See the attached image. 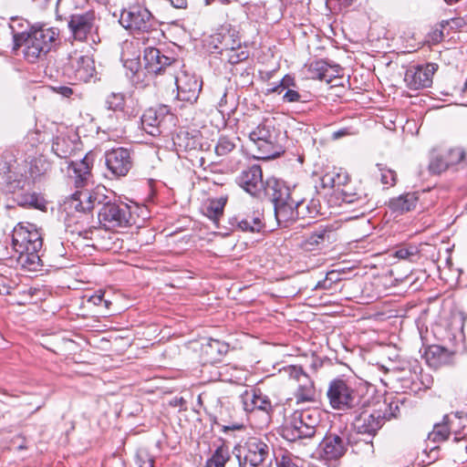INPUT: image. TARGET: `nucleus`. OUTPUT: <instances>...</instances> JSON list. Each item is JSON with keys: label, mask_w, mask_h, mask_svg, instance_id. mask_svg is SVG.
<instances>
[{"label": "nucleus", "mask_w": 467, "mask_h": 467, "mask_svg": "<svg viewBox=\"0 0 467 467\" xmlns=\"http://www.w3.org/2000/svg\"><path fill=\"white\" fill-rule=\"evenodd\" d=\"M75 209L79 212L90 211L98 208V219L100 225L107 230L127 227L132 224L130 207L117 200H112L99 191L88 192H77L74 194Z\"/></svg>", "instance_id": "1"}, {"label": "nucleus", "mask_w": 467, "mask_h": 467, "mask_svg": "<svg viewBox=\"0 0 467 467\" xmlns=\"http://www.w3.org/2000/svg\"><path fill=\"white\" fill-rule=\"evenodd\" d=\"M58 35L57 28L32 26L27 32L13 35V50L16 51L25 46V58L30 63H35L52 49Z\"/></svg>", "instance_id": "2"}, {"label": "nucleus", "mask_w": 467, "mask_h": 467, "mask_svg": "<svg viewBox=\"0 0 467 467\" xmlns=\"http://www.w3.org/2000/svg\"><path fill=\"white\" fill-rule=\"evenodd\" d=\"M43 245L41 234L36 230H30L17 224L12 233V247L16 254L17 263L29 271L37 270L41 265L39 252Z\"/></svg>", "instance_id": "3"}, {"label": "nucleus", "mask_w": 467, "mask_h": 467, "mask_svg": "<svg viewBox=\"0 0 467 467\" xmlns=\"http://www.w3.org/2000/svg\"><path fill=\"white\" fill-rule=\"evenodd\" d=\"M270 194L275 206V215L280 226L287 227L296 221L305 204V200L296 197V189L291 190L278 182H275Z\"/></svg>", "instance_id": "4"}, {"label": "nucleus", "mask_w": 467, "mask_h": 467, "mask_svg": "<svg viewBox=\"0 0 467 467\" xmlns=\"http://www.w3.org/2000/svg\"><path fill=\"white\" fill-rule=\"evenodd\" d=\"M274 117L265 118L257 127L249 133L250 140L258 150V159L269 160L282 152L281 132Z\"/></svg>", "instance_id": "5"}, {"label": "nucleus", "mask_w": 467, "mask_h": 467, "mask_svg": "<svg viewBox=\"0 0 467 467\" xmlns=\"http://www.w3.org/2000/svg\"><path fill=\"white\" fill-rule=\"evenodd\" d=\"M119 22L132 35L157 32L159 26L157 18L140 3L130 4L122 8Z\"/></svg>", "instance_id": "6"}, {"label": "nucleus", "mask_w": 467, "mask_h": 467, "mask_svg": "<svg viewBox=\"0 0 467 467\" xmlns=\"http://www.w3.org/2000/svg\"><path fill=\"white\" fill-rule=\"evenodd\" d=\"M206 412L213 432L216 431V429L226 432L228 431H240L244 427L243 420L238 419L237 411L225 397L212 400Z\"/></svg>", "instance_id": "7"}, {"label": "nucleus", "mask_w": 467, "mask_h": 467, "mask_svg": "<svg viewBox=\"0 0 467 467\" xmlns=\"http://www.w3.org/2000/svg\"><path fill=\"white\" fill-rule=\"evenodd\" d=\"M327 397L330 406L337 410H357L368 403V400L341 379L329 382Z\"/></svg>", "instance_id": "8"}, {"label": "nucleus", "mask_w": 467, "mask_h": 467, "mask_svg": "<svg viewBox=\"0 0 467 467\" xmlns=\"http://www.w3.org/2000/svg\"><path fill=\"white\" fill-rule=\"evenodd\" d=\"M319 422L320 412L317 410H297L290 416L284 436L289 441L312 438Z\"/></svg>", "instance_id": "9"}, {"label": "nucleus", "mask_w": 467, "mask_h": 467, "mask_svg": "<svg viewBox=\"0 0 467 467\" xmlns=\"http://www.w3.org/2000/svg\"><path fill=\"white\" fill-rule=\"evenodd\" d=\"M97 16L94 10L75 13L69 16L67 27L70 36L78 42H87L90 46H97L101 42L99 35Z\"/></svg>", "instance_id": "10"}, {"label": "nucleus", "mask_w": 467, "mask_h": 467, "mask_svg": "<svg viewBox=\"0 0 467 467\" xmlns=\"http://www.w3.org/2000/svg\"><path fill=\"white\" fill-rule=\"evenodd\" d=\"M175 125V117L166 105L150 108L141 116L142 129L151 136L167 132Z\"/></svg>", "instance_id": "11"}, {"label": "nucleus", "mask_w": 467, "mask_h": 467, "mask_svg": "<svg viewBox=\"0 0 467 467\" xmlns=\"http://www.w3.org/2000/svg\"><path fill=\"white\" fill-rule=\"evenodd\" d=\"M466 152L462 147L442 150L432 148L429 151L428 171L431 175H441L450 168L460 164L465 159Z\"/></svg>", "instance_id": "12"}, {"label": "nucleus", "mask_w": 467, "mask_h": 467, "mask_svg": "<svg viewBox=\"0 0 467 467\" xmlns=\"http://www.w3.org/2000/svg\"><path fill=\"white\" fill-rule=\"evenodd\" d=\"M236 183L252 196L260 197L263 193L270 195L269 182L263 179L262 168L253 164L244 168L235 179Z\"/></svg>", "instance_id": "13"}, {"label": "nucleus", "mask_w": 467, "mask_h": 467, "mask_svg": "<svg viewBox=\"0 0 467 467\" xmlns=\"http://www.w3.org/2000/svg\"><path fill=\"white\" fill-rule=\"evenodd\" d=\"M367 407L368 403L362 409L353 410L352 426L358 433L372 438L384 425V416L378 409L370 410Z\"/></svg>", "instance_id": "14"}, {"label": "nucleus", "mask_w": 467, "mask_h": 467, "mask_svg": "<svg viewBox=\"0 0 467 467\" xmlns=\"http://www.w3.org/2000/svg\"><path fill=\"white\" fill-rule=\"evenodd\" d=\"M95 73V62L89 56H70L63 67V74L77 82H88Z\"/></svg>", "instance_id": "15"}, {"label": "nucleus", "mask_w": 467, "mask_h": 467, "mask_svg": "<svg viewBox=\"0 0 467 467\" xmlns=\"http://www.w3.org/2000/svg\"><path fill=\"white\" fill-rule=\"evenodd\" d=\"M170 54L171 52H164L153 47H145L143 60L147 72L160 75L179 64V60Z\"/></svg>", "instance_id": "16"}, {"label": "nucleus", "mask_w": 467, "mask_h": 467, "mask_svg": "<svg viewBox=\"0 0 467 467\" xmlns=\"http://www.w3.org/2000/svg\"><path fill=\"white\" fill-rule=\"evenodd\" d=\"M244 449L246 452L244 457L240 453L235 454L239 467H257L269 458V445L256 437L249 438Z\"/></svg>", "instance_id": "17"}, {"label": "nucleus", "mask_w": 467, "mask_h": 467, "mask_svg": "<svg viewBox=\"0 0 467 467\" xmlns=\"http://www.w3.org/2000/svg\"><path fill=\"white\" fill-rule=\"evenodd\" d=\"M285 370L291 379L298 383L294 392L296 404L313 402L316 400V388L310 377L298 366H289Z\"/></svg>", "instance_id": "18"}, {"label": "nucleus", "mask_w": 467, "mask_h": 467, "mask_svg": "<svg viewBox=\"0 0 467 467\" xmlns=\"http://www.w3.org/2000/svg\"><path fill=\"white\" fill-rule=\"evenodd\" d=\"M108 170L115 177H124L133 165L131 150L128 148H114L105 153Z\"/></svg>", "instance_id": "19"}, {"label": "nucleus", "mask_w": 467, "mask_h": 467, "mask_svg": "<svg viewBox=\"0 0 467 467\" xmlns=\"http://www.w3.org/2000/svg\"><path fill=\"white\" fill-rule=\"evenodd\" d=\"M438 66L434 63L410 66L405 72L404 81L412 90L426 88L431 86L432 77Z\"/></svg>", "instance_id": "20"}, {"label": "nucleus", "mask_w": 467, "mask_h": 467, "mask_svg": "<svg viewBox=\"0 0 467 467\" xmlns=\"http://www.w3.org/2000/svg\"><path fill=\"white\" fill-rule=\"evenodd\" d=\"M347 449L348 442L344 437L337 433H327L320 441L317 453L324 461H337L345 455Z\"/></svg>", "instance_id": "21"}, {"label": "nucleus", "mask_w": 467, "mask_h": 467, "mask_svg": "<svg viewBox=\"0 0 467 467\" xmlns=\"http://www.w3.org/2000/svg\"><path fill=\"white\" fill-rule=\"evenodd\" d=\"M175 84L178 99L191 104L197 100L202 88V80L187 72H182L181 76L176 77Z\"/></svg>", "instance_id": "22"}, {"label": "nucleus", "mask_w": 467, "mask_h": 467, "mask_svg": "<svg viewBox=\"0 0 467 467\" xmlns=\"http://www.w3.org/2000/svg\"><path fill=\"white\" fill-rule=\"evenodd\" d=\"M456 420L457 414L445 415L441 422L434 425L432 431L428 436L429 441L442 442L448 440L451 433L454 434L455 442L462 441L463 436H460V431L453 429Z\"/></svg>", "instance_id": "23"}, {"label": "nucleus", "mask_w": 467, "mask_h": 467, "mask_svg": "<svg viewBox=\"0 0 467 467\" xmlns=\"http://www.w3.org/2000/svg\"><path fill=\"white\" fill-rule=\"evenodd\" d=\"M338 198L343 202L353 205L358 209H364V211L372 209V205L369 203V194L361 188H355L347 184L344 188H341Z\"/></svg>", "instance_id": "24"}, {"label": "nucleus", "mask_w": 467, "mask_h": 467, "mask_svg": "<svg viewBox=\"0 0 467 467\" xmlns=\"http://www.w3.org/2000/svg\"><path fill=\"white\" fill-rule=\"evenodd\" d=\"M263 219L264 214L259 210H254L245 214H238L234 217L236 226L244 232L250 233H259L265 228Z\"/></svg>", "instance_id": "25"}, {"label": "nucleus", "mask_w": 467, "mask_h": 467, "mask_svg": "<svg viewBox=\"0 0 467 467\" xmlns=\"http://www.w3.org/2000/svg\"><path fill=\"white\" fill-rule=\"evenodd\" d=\"M90 161L88 156H85L78 161H70L68 164V175L74 180L76 188L84 187L91 173Z\"/></svg>", "instance_id": "26"}, {"label": "nucleus", "mask_w": 467, "mask_h": 467, "mask_svg": "<svg viewBox=\"0 0 467 467\" xmlns=\"http://www.w3.org/2000/svg\"><path fill=\"white\" fill-rule=\"evenodd\" d=\"M349 180L348 174L342 170H336L326 172L321 178L324 188H335L337 194H339L341 188H344Z\"/></svg>", "instance_id": "27"}, {"label": "nucleus", "mask_w": 467, "mask_h": 467, "mask_svg": "<svg viewBox=\"0 0 467 467\" xmlns=\"http://www.w3.org/2000/svg\"><path fill=\"white\" fill-rule=\"evenodd\" d=\"M228 201L227 194H221L220 197L211 199L206 208V218H208L215 228H219L220 220L223 216L224 207Z\"/></svg>", "instance_id": "28"}, {"label": "nucleus", "mask_w": 467, "mask_h": 467, "mask_svg": "<svg viewBox=\"0 0 467 467\" xmlns=\"http://www.w3.org/2000/svg\"><path fill=\"white\" fill-rule=\"evenodd\" d=\"M77 147L78 142L75 139L60 135L54 140L52 150L57 157L67 159L75 152Z\"/></svg>", "instance_id": "29"}, {"label": "nucleus", "mask_w": 467, "mask_h": 467, "mask_svg": "<svg viewBox=\"0 0 467 467\" xmlns=\"http://www.w3.org/2000/svg\"><path fill=\"white\" fill-rule=\"evenodd\" d=\"M219 444L212 452L211 457L206 460V467H225V464L231 459L229 447L223 439L218 440Z\"/></svg>", "instance_id": "30"}, {"label": "nucleus", "mask_w": 467, "mask_h": 467, "mask_svg": "<svg viewBox=\"0 0 467 467\" xmlns=\"http://www.w3.org/2000/svg\"><path fill=\"white\" fill-rule=\"evenodd\" d=\"M331 233L327 227L320 226L305 238L301 246L306 251L316 250L320 244L329 241Z\"/></svg>", "instance_id": "31"}, {"label": "nucleus", "mask_w": 467, "mask_h": 467, "mask_svg": "<svg viewBox=\"0 0 467 467\" xmlns=\"http://www.w3.org/2000/svg\"><path fill=\"white\" fill-rule=\"evenodd\" d=\"M228 350L229 345L227 343L211 337L206 344V361L216 364L222 360Z\"/></svg>", "instance_id": "32"}, {"label": "nucleus", "mask_w": 467, "mask_h": 467, "mask_svg": "<svg viewBox=\"0 0 467 467\" xmlns=\"http://www.w3.org/2000/svg\"><path fill=\"white\" fill-rule=\"evenodd\" d=\"M417 201L418 198L414 193H407L391 199L389 201V208L394 213H403L414 209Z\"/></svg>", "instance_id": "33"}, {"label": "nucleus", "mask_w": 467, "mask_h": 467, "mask_svg": "<svg viewBox=\"0 0 467 467\" xmlns=\"http://www.w3.org/2000/svg\"><path fill=\"white\" fill-rule=\"evenodd\" d=\"M402 404V402L399 399H391L389 402L385 400L382 404L379 407V411H380V414H383L384 416V423L387 420H390L392 419H397L400 414V405Z\"/></svg>", "instance_id": "34"}, {"label": "nucleus", "mask_w": 467, "mask_h": 467, "mask_svg": "<svg viewBox=\"0 0 467 467\" xmlns=\"http://www.w3.org/2000/svg\"><path fill=\"white\" fill-rule=\"evenodd\" d=\"M230 36L226 28L222 27L219 32L211 35L208 40V46L211 49H228Z\"/></svg>", "instance_id": "35"}, {"label": "nucleus", "mask_w": 467, "mask_h": 467, "mask_svg": "<svg viewBox=\"0 0 467 467\" xmlns=\"http://www.w3.org/2000/svg\"><path fill=\"white\" fill-rule=\"evenodd\" d=\"M125 104V95L121 92H111L105 99L106 109L112 111H123Z\"/></svg>", "instance_id": "36"}, {"label": "nucleus", "mask_w": 467, "mask_h": 467, "mask_svg": "<svg viewBox=\"0 0 467 467\" xmlns=\"http://www.w3.org/2000/svg\"><path fill=\"white\" fill-rule=\"evenodd\" d=\"M259 390V389H247L240 396L245 412H252L256 410Z\"/></svg>", "instance_id": "37"}, {"label": "nucleus", "mask_w": 467, "mask_h": 467, "mask_svg": "<svg viewBox=\"0 0 467 467\" xmlns=\"http://www.w3.org/2000/svg\"><path fill=\"white\" fill-rule=\"evenodd\" d=\"M235 148L234 142L227 137H221L214 146V152L217 157H224Z\"/></svg>", "instance_id": "38"}, {"label": "nucleus", "mask_w": 467, "mask_h": 467, "mask_svg": "<svg viewBox=\"0 0 467 467\" xmlns=\"http://www.w3.org/2000/svg\"><path fill=\"white\" fill-rule=\"evenodd\" d=\"M329 64L324 60H317L310 64L309 71L313 78L323 80L327 73Z\"/></svg>", "instance_id": "39"}, {"label": "nucleus", "mask_w": 467, "mask_h": 467, "mask_svg": "<svg viewBox=\"0 0 467 467\" xmlns=\"http://www.w3.org/2000/svg\"><path fill=\"white\" fill-rule=\"evenodd\" d=\"M379 171L380 172V181L385 185H394L396 182L397 173L395 171L387 169L383 164H377Z\"/></svg>", "instance_id": "40"}, {"label": "nucleus", "mask_w": 467, "mask_h": 467, "mask_svg": "<svg viewBox=\"0 0 467 467\" xmlns=\"http://www.w3.org/2000/svg\"><path fill=\"white\" fill-rule=\"evenodd\" d=\"M256 410L265 412L267 416L273 412V405L267 395L264 394L261 389L259 390Z\"/></svg>", "instance_id": "41"}, {"label": "nucleus", "mask_w": 467, "mask_h": 467, "mask_svg": "<svg viewBox=\"0 0 467 467\" xmlns=\"http://www.w3.org/2000/svg\"><path fill=\"white\" fill-rule=\"evenodd\" d=\"M47 165L42 159H34L30 164V174L32 177L36 178L46 171L45 166Z\"/></svg>", "instance_id": "42"}, {"label": "nucleus", "mask_w": 467, "mask_h": 467, "mask_svg": "<svg viewBox=\"0 0 467 467\" xmlns=\"http://www.w3.org/2000/svg\"><path fill=\"white\" fill-rule=\"evenodd\" d=\"M228 49H231V53L228 57V61L231 64H238L239 62H242V61L245 60L246 58H248L247 51H244V50L238 51V50H235L234 47H230V46H229Z\"/></svg>", "instance_id": "43"}, {"label": "nucleus", "mask_w": 467, "mask_h": 467, "mask_svg": "<svg viewBox=\"0 0 467 467\" xmlns=\"http://www.w3.org/2000/svg\"><path fill=\"white\" fill-rule=\"evenodd\" d=\"M290 86H295V81L292 77L286 75L280 81V84L278 86L275 87L272 90H273V92H277V93L281 94L285 90L289 89Z\"/></svg>", "instance_id": "44"}, {"label": "nucleus", "mask_w": 467, "mask_h": 467, "mask_svg": "<svg viewBox=\"0 0 467 467\" xmlns=\"http://www.w3.org/2000/svg\"><path fill=\"white\" fill-rule=\"evenodd\" d=\"M186 148H188L190 150L202 151V137L201 136H192V138L188 139Z\"/></svg>", "instance_id": "45"}, {"label": "nucleus", "mask_w": 467, "mask_h": 467, "mask_svg": "<svg viewBox=\"0 0 467 467\" xmlns=\"http://www.w3.org/2000/svg\"><path fill=\"white\" fill-rule=\"evenodd\" d=\"M341 71V67L338 65H329L327 68V73L325 75L324 81L327 83H330L333 78L339 76Z\"/></svg>", "instance_id": "46"}, {"label": "nucleus", "mask_w": 467, "mask_h": 467, "mask_svg": "<svg viewBox=\"0 0 467 467\" xmlns=\"http://www.w3.org/2000/svg\"><path fill=\"white\" fill-rule=\"evenodd\" d=\"M137 464L139 467H153L154 460L147 453H140L137 455Z\"/></svg>", "instance_id": "47"}, {"label": "nucleus", "mask_w": 467, "mask_h": 467, "mask_svg": "<svg viewBox=\"0 0 467 467\" xmlns=\"http://www.w3.org/2000/svg\"><path fill=\"white\" fill-rule=\"evenodd\" d=\"M283 99L285 102H298L301 99V95L294 89H286L284 91Z\"/></svg>", "instance_id": "48"}, {"label": "nucleus", "mask_w": 467, "mask_h": 467, "mask_svg": "<svg viewBox=\"0 0 467 467\" xmlns=\"http://www.w3.org/2000/svg\"><path fill=\"white\" fill-rule=\"evenodd\" d=\"M105 292L100 290L96 291L93 295L89 296L88 298V302L93 304L94 306H102V302L104 301Z\"/></svg>", "instance_id": "49"}, {"label": "nucleus", "mask_w": 467, "mask_h": 467, "mask_svg": "<svg viewBox=\"0 0 467 467\" xmlns=\"http://www.w3.org/2000/svg\"><path fill=\"white\" fill-rule=\"evenodd\" d=\"M54 91L65 98H69L73 95L74 91L70 87L67 86H57L53 88Z\"/></svg>", "instance_id": "50"}, {"label": "nucleus", "mask_w": 467, "mask_h": 467, "mask_svg": "<svg viewBox=\"0 0 467 467\" xmlns=\"http://www.w3.org/2000/svg\"><path fill=\"white\" fill-rule=\"evenodd\" d=\"M335 275L334 272H330L327 275L326 278L322 281H319L317 285H316V289H328L330 288V285H327V282L330 281V283L332 282V279H333V275Z\"/></svg>", "instance_id": "51"}, {"label": "nucleus", "mask_w": 467, "mask_h": 467, "mask_svg": "<svg viewBox=\"0 0 467 467\" xmlns=\"http://www.w3.org/2000/svg\"><path fill=\"white\" fill-rule=\"evenodd\" d=\"M413 253L407 248H400L396 251V256L400 259H408Z\"/></svg>", "instance_id": "52"}, {"label": "nucleus", "mask_w": 467, "mask_h": 467, "mask_svg": "<svg viewBox=\"0 0 467 467\" xmlns=\"http://www.w3.org/2000/svg\"><path fill=\"white\" fill-rule=\"evenodd\" d=\"M455 414H457V420H455L453 429L459 431H460V436H462V432L464 427L461 425V418H462L461 414H463V411L456 412ZM464 414L467 415V411L464 412Z\"/></svg>", "instance_id": "53"}, {"label": "nucleus", "mask_w": 467, "mask_h": 467, "mask_svg": "<svg viewBox=\"0 0 467 467\" xmlns=\"http://www.w3.org/2000/svg\"><path fill=\"white\" fill-rule=\"evenodd\" d=\"M279 467H297V466H296V464H295L293 462V461L289 457L283 456L279 462Z\"/></svg>", "instance_id": "54"}, {"label": "nucleus", "mask_w": 467, "mask_h": 467, "mask_svg": "<svg viewBox=\"0 0 467 467\" xmlns=\"http://www.w3.org/2000/svg\"><path fill=\"white\" fill-rule=\"evenodd\" d=\"M205 181H206L207 183L212 182L213 185H220V186H223L224 185V182H223V179H220L219 181H215V180L206 176Z\"/></svg>", "instance_id": "55"}, {"label": "nucleus", "mask_w": 467, "mask_h": 467, "mask_svg": "<svg viewBox=\"0 0 467 467\" xmlns=\"http://www.w3.org/2000/svg\"><path fill=\"white\" fill-rule=\"evenodd\" d=\"M348 134V130L346 129H342V130H339L337 131H335L333 133V138L334 139H339V138H342L343 136Z\"/></svg>", "instance_id": "56"}, {"label": "nucleus", "mask_w": 467, "mask_h": 467, "mask_svg": "<svg viewBox=\"0 0 467 467\" xmlns=\"http://www.w3.org/2000/svg\"><path fill=\"white\" fill-rule=\"evenodd\" d=\"M214 2L223 5V4H227L229 2V0H206V5H210L212 3H214Z\"/></svg>", "instance_id": "57"}, {"label": "nucleus", "mask_w": 467, "mask_h": 467, "mask_svg": "<svg viewBox=\"0 0 467 467\" xmlns=\"http://www.w3.org/2000/svg\"><path fill=\"white\" fill-rule=\"evenodd\" d=\"M102 305L104 306L105 309H107V310H108V309H109V306H110V305H111V301H110V300H109V299H106V298L104 297V301L102 302Z\"/></svg>", "instance_id": "58"}, {"label": "nucleus", "mask_w": 467, "mask_h": 467, "mask_svg": "<svg viewBox=\"0 0 467 467\" xmlns=\"http://www.w3.org/2000/svg\"><path fill=\"white\" fill-rule=\"evenodd\" d=\"M138 67H139V63L136 62V61H131V70L136 72L138 70Z\"/></svg>", "instance_id": "59"}, {"label": "nucleus", "mask_w": 467, "mask_h": 467, "mask_svg": "<svg viewBox=\"0 0 467 467\" xmlns=\"http://www.w3.org/2000/svg\"><path fill=\"white\" fill-rule=\"evenodd\" d=\"M438 449V447H434L433 449H431V452H435V455L432 457V462H434L435 460H437L438 458V455H437V451L436 450Z\"/></svg>", "instance_id": "60"}, {"label": "nucleus", "mask_w": 467, "mask_h": 467, "mask_svg": "<svg viewBox=\"0 0 467 467\" xmlns=\"http://www.w3.org/2000/svg\"><path fill=\"white\" fill-rule=\"evenodd\" d=\"M460 0H444V2L447 4V5H454L456 3H458Z\"/></svg>", "instance_id": "61"}, {"label": "nucleus", "mask_w": 467, "mask_h": 467, "mask_svg": "<svg viewBox=\"0 0 467 467\" xmlns=\"http://www.w3.org/2000/svg\"><path fill=\"white\" fill-rule=\"evenodd\" d=\"M26 448H27V447H26V445L25 441H23L21 444H19V445L17 446V449H18V450H26Z\"/></svg>", "instance_id": "62"}, {"label": "nucleus", "mask_w": 467, "mask_h": 467, "mask_svg": "<svg viewBox=\"0 0 467 467\" xmlns=\"http://www.w3.org/2000/svg\"><path fill=\"white\" fill-rule=\"evenodd\" d=\"M466 89H467V78H466V81H465V82H464V84H463V87H462V92H465V91H466Z\"/></svg>", "instance_id": "63"}, {"label": "nucleus", "mask_w": 467, "mask_h": 467, "mask_svg": "<svg viewBox=\"0 0 467 467\" xmlns=\"http://www.w3.org/2000/svg\"><path fill=\"white\" fill-rule=\"evenodd\" d=\"M366 445H367L368 448H372V447H373V445H372V441H371V440H370V441H367V442H366Z\"/></svg>", "instance_id": "64"}]
</instances>
